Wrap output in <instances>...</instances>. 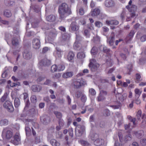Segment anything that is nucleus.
<instances>
[{"instance_id":"61","label":"nucleus","mask_w":146,"mask_h":146,"mask_svg":"<svg viewBox=\"0 0 146 146\" xmlns=\"http://www.w3.org/2000/svg\"><path fill=\"white\" fill-rule=\"evenodd\" d=\"M107 94V92L104 90H102L100 92V94H101L102 95H106Z\"/></svg>"},{"instance_id":"13","label":"nucleus","mask_w":146,"mask_h":146,"mask_svg":"<svg viewBox=\"0 0 146 146\" xmlns=\"http://www.w3.org/2000/svg\"><path fill=\"white\" fill-rule=\"evenodd\" d=\"M62 52L58 48H56V50L54 52L53 54L56 58H60L61 56Z\"/></svg>"},{"instance_id":"2","label":"nucleus","mask_w":146,"mask_h":146,"mask_svg":"<svg viewBox=\"0 0 146 146\" xmlns=\"http://www.w3.org/2000/svg\"><path fill=\"white\" fill-rule=\"evenodd\" d=\"M132 1H131V0H130L129 2L128 5L126 7V8L129 12H132L130 14L131 17L129 18H127L126 19V21H129L131 19V17H133L136 15L135 11L137 10V7L135 5H132Z\"/></svg>"},{"instance_id":"54","label":"nucleus","mask_w":146,"mask_h":146,"mask_svg":"<svg viewBox=\"0 0 146 146\" xmlns=\"http://www.w3.org/2000/svg\"><path fill=\"white\" fill-rule=\"evenodd\" d=\"M1 23L4 24H8L9 22L7 21L2 20L1 18L0 17V25Z\"/></svg>"},{"instance_id":"51","label":"nucleus","mask_w":146,"mask_h":146,"mask_svg":"<svg viewBox=\"0 0 146 146\" xmlns=\"http://www.w3.org/2000/svg\"><path fill=\"white\" fill-rule=\"evenodd\" d=\"M118 136L119 137V141L121 142H122L123 141V135L121 133H119L118 134Z\"/></svg>"},{"instance_id":"53","label":"nucleus","mask_w":146,"mask_h":146,"mask_svg":"<svg viewBox=\"0 0 146 146\" xmlns=\"http://www.w3.org/2000/svg\"><path fill=\"white\" fill-rule=\"evenodd\" d=\"M75 86H76L77 88H79L81 85V82H80L79 81H78L76 82V84H74Z\"/></svg>"},{"instance_id":"7","label":"nucleus","mask_w":146,"mask_h":146,"mask_svg":"<svg viewBox=\"0 0 146 146\" xmlns=\"http://www.w3.org/2000/svg\"><path fill=\"white\" fill-rule=\"evenodd\" d=\"M12 135V133L10 131H7L6 129H4L2 132L3 137H5L7 139L11 138Z\"/></svg>"},{"instance_id":"40","label":"nucleus","mask_w":146,"mask_h":146,"mask_svg":"<svg viewBox=\"0 0 146 146\" xmlns=\"http://www.w3.org/2000/svg\"><path fill=\"white\" fill-rule=\"evenodd\" d=\"M8 95L7 93H5L1 99V101L3 102L7 98Z\"/></svg>"},{"instance_id":"4","label":"nucleus","mask_w":146,"mask_h":146,"mask_svg":"<svg viewBox=\"0 0 146 146\" xmlns=\"http://www.w3.org/2000/svg\"><path fill=\"white\" fill-rule=\"evenodd\" d=\"M89 64V66L91 68L92 71H94L96 70L99 67V65L97 63H93V62H95V60L94 59H91Z\"/></svg>"},{"instance_id":"52","label":"nucleus","mask_w":146,"mask_h":146,"mask_svg":"<svg viewBox=\"0 0 146 146\" xmlns=\"http://www.w3.org/2000/svg\"><path fill=\"white\" fill-rule=\"evenodd\" d=\"M140 142L142 145H146V139L144 138L141 140Z\"/></svg>"},{"instance_id":"36","label":"nucleus","mask_w":146,"mask_h":146,"mask_svg":"<svg viewBox=\"0 0 146 146\" xmlns=\"http://www.w3.org/2000/svg\"><path fill=\"white\" fill-rule=\"evenodd\" d=\"M91 52L93 55L96 54L97 52V48L96 47H93L92 48L91 51Z\"/></svg>"},{"instance_id":"41","label":"nucleus","mask_w":146,"mask_h":146,"mask_svg":"<svg viewBox=\"0 0 146 146\" xmlns=\"http://www.w3.org/2000/svg\"><path fill=\"white\" fill-rule=\"evenodd\" d=\"M141 113H142V112H141V110H139L138 111V112L137 113V115H136V117H137V118L138 119H140V118L141 117Z\"/></svg>"},{"instance_id":"22","label":"nucleus","mask_w":146,"mask_h":146,"mask_svg":"<svg viewBox=\"0 0 146 146\" xmlns=\"http://www.w3.org/2000/svg\"><path fill=\"white\" fill-rule=\"evenodd\" d=\"M50 142L53 146H59L60 145L59 143L54 139H52Z\"/></svg>"},{"instance_id":"45","label":"nucleus","mask_w":146,"mask_h":146,"mask_svg":"<svg viewBox=\"0 0 146 146\" xmlns=\"http://www.w3.org/2000/svg\"><path fill=\"white\" fill-rule=\"evenodd\" d=\"M133 101H134V102L137 105L141 103L140 100L139 98H135V97L134 100Z\"/></svg>"},{"instance_id":"11","label":"nucleus","mask_w":146,"mask_h":146,"mask_svg":"<svg viewBox=\"0 0 146 146\" xmlns=\"http://www.w3.org/2000/svg\"><path fill=\"white\" fill-rule=\"evenodd\" d=\"M41 121L44 124H46L50 122V118L47 115L42 116L40 117Z\"/></svg>"},{"instance_id":"15","label":"nucleus","mask_w":146,"mask_h":146,"mask_svg":"<svg viewBox=\"0 0 146 146\" xmlns=\"http://www.w3.org/2000/svg\"><path fill=\"white\" fill-rule=\"evenodd\" d=\"M104 141L102 139H98L95 140L94 142V144L97 146H100L102 144H104Z\"/></svg>"},{"instance_id":"57","label":"nucleus","mask_w":146,"mask_h":146,"mask_svg":"<svg viewBox=\"0 0 146 146\" xmlns=\"http://www.w3.org/2000/svg\"><path fill=\"white\" fill-rule=\"evenodd\" d=\"M115 70V68L113 67L109 70L108 72V74H110L112 73Z\"/></svg>"},{"instance_id":"62","label":"nucleus","mask_w":146,"mask_h":146,"mask_svg":"<svg viewBox=\"0 0 146 146\" xmlns=\"http://www.w3.org/2000/svg\"><path fill=\"white\" fill-rule=\"evenodd\" d=\"M102 28L104 31V32H106L109 31V29L106 27H104Z\"/></svg>"},{"instance_id":"24","label":"nucleus","mask_w":146,"mask_h":146,"mask_svg":"<svg viewBox=\"0 0 146 146\" xmlns=\"http://www.w3.org/2000/svg\"><path fill=\"white\" fill-rule=\"evenodd\" d=\"M143 133V131H139L137 132L136 131L134 132V133L136 137L139 138L141 137Z\"/></svg>"},{"instance_id":"35","label":"nucleus","mask_w":146,"mask_h":146,"mask_svg":"<svg viewBox=\"0 0 146 146\" xmlns=\"http://www.w3.org/2000/svg\"><path fill=\"white\" fill-rule=\"evenodd\" d=\"M141 78V76L140 74L137 73L136 74V80L135 82L136 83H139L140 81L141 80L140 79Z\"/></svg>"},{"instance_id":"34","label":"nucleus","mask_w":146,"mask_h":146,"mask_svg":"<svg viewBox=\"0 0 146 146\" xmlns=\"http://www.w3.org/2000/svg\"><path fill=\"white\" fill-rule=\"evenodd\" d=\"M8 121L6 119H2L0 121V125H6L8 124Z\"/></svg>"},{"instance_id":"64","label":"nucleus","mask_w":146,"mask_h":146,"mask_svg":"<svg viewBox=\"0 0 146 146\" xmlns=\"http://www.w3.org/2000/svg\"><path fill=\"white\" fill-rule=\"evenodd\" d=\"M115 146H121L122 144L119 143L117 141H115L114 144Z\"/></svg>"},{"instance_id":"39","label":"nucleus","mask_w":146,"mask_h":146,"mask_svg":"<svg viewBox=\"0 0 146 146\" xmlns=\"http://www.w3.org/2000/svg\"><path fill=\"white\" fill-rule=\"evenodd\" d=\"M25 131L26 132V134L27 135H29L31 133V129L30 128L28 127H25Z\"/></svg>"},{"instance_id":"17","label":"nucleus","mask_w":146,"mask_h":146,"mask_svg":"<svg viewBox=\"0 0 146 146\" xmlns=\"http://www.w3.org/2000/svg\"><path fill=\"white\" fill-rule=\"evenodd\" d=\"M108 25H117L119 24V22L116 20H107L106 21Z\"/></svg>"},{"instance_id":"16","label":"nucleus","mask_w":146,"mask_h":146,"mask_svg":"<svg viewBox=\"0 0 146 146\" xmlns=\"http://www.w3.org/2000/svg\"><path fill=\"white\" fill-rule=\"evenodd\" d=\"M78 29V26L75 22L72 23L71 25L70 30L71 31H76Z\"/></svg>"},{"instance_id":"20","label":"nucleus","mask_w":146,"mask_h":146,"mask_svg":"<svg viewBox=\"0 0 146 146\" xmlns=\"http://www.w3.org/2000/svg\"><path fill=\"white\" fill-rule=\"evenodd\" d=\"M134 92L135 94V98H139L141 93V92L140 91L139 89L138 88L135 89Z\"/></svg>"},{"instance_id":"42","label":"nucleus","mask_w":146,"mask_h":146,"mask_svg":"<svg viewBox=\"0 0 146 146\" xmlns=\"http://www.w3.org/2000/svg\"><path fill=\"white\" fill-rule=\"evenodd\" d=\"M54 113L57 118H60L62 117V115L60 112L58 111H55Z\"/></svg>"},{"instance_id":"27","label":"nucleus","mask_w":146,"mask_h":146,"mask_svg":"<svg viewBox=\"0 0 146 146\" xmlns=\"http://www.w3.org/2000/svg\"><path fill=\"white\" fill-rule=\"evenodd\" d=\"M4 15L7 17H9L11 15V13L9 10H5L4 13Z\"/></svg>"},{"instance_id":"28","label":"nucleus","mask_w":146,"mask_h":146,"mask_svg":"<svg viewBox=\"0 0 146 146\" xmlns=\"http://www.w3.org/2000/svg\"><path fill=\"white\" fill-rule=\"evenodd\" d=\"M75 134L77 136H81L82 135V132L80 130L78 127L75 129Z\"/></svg>"},{"instance_id":"56","label":"nucleus","mask_w":146,"mask_h":146,"mask_svg":"<svg viewBox=\"0 0 146 146\" xmlns=\"http://www.w3.org/2000/svg\"><path fill=\"white\" fill-rule=\"evenodd\" d=\"M84 34L87 37H88L89 36V31L88 30H85L84 31Z\"/></svg>"},{"instance_id":"1","label":"nucleus","mask_w":146,"mask_h":146,"mask_svg":"<svg viewBox=\"0 0 146 146\" xmlns=\"http://www.w3.org/2000/svg\"><path fill=\"white\" fill-rule=\"evenodd\" d=\"M58 12L61 18L71 13L70 8L65 3H63L59 7Z\"/></svg>"},{"instance_id":"32","label":"nucleus","mask_w":146,"mask_h":146,"mask_svg":"<svg viewBox=\"0 0 146 146\" xmlns=\"http://www.w3.org/2000/svg\"><path fill=\"white\" fill-rule=\"evenodd\" d=\"M127 118L130 121H131L133 122V124L134 125H136V124L135 123V121L136 120V118H133L130 115L128 116Z\"/></svg>"},{"instance_id":"14","label":"nucleus","mask_w":146,"mask_h":146,"mask_svg":"<svg viewBox=\"0 0 146 146\" xmlns=\"http://www.w3.org/2000/svg\"><path fill=\"white\" fill-rule=\"evenodd\" d=\"M100 13V10L98 8H96L91 11V15L92 16H95L99 15Z\"/></svg>"},{"instance_id":"19","label":"nucleus","mask_w":146,"mask_h":146,"mask_svg":"<svg viewBox=\"0 0 146 146\" xmlns=\"http://www.w3.org/2000/svg\"><path fill=\"white\" fill-rule=\"evenodd\" d=\"M73 75V73L72 72L65 73L62 75V77L64 78H68L72 77Z\"/></svg>"},{"instance_id":"33","label":"nucleus","mask_w":146,"mask_h":146,"mask_svg":"<svg viewBox=\"0 0 146 146\" xmlns=\"http://www.w3.org/2000/svg\"><path fill=\"white\" fill-rule=\"evenodd\" d=\"M103 52L106 54L107 55H110V50L108 48L106 47H105L103 48Z\"/></svg>"},{"instance_id":"8","label":"nucleus","mask_w":146,"mask_h":146,"mask_svg":"<svg viewBox=\"0 0 146 146\" xmlns=\"http://www.w3.org/2000/svg\"><path fill=\"white\" fill-rule=\"evenodd\" d=\"M74 48L77 50H80L82 48L81 44L79 40V37L76 35V40L73 46Z\"/></svg>"},{"instance_id":"60","label":"nucleus","mask_w":146,"mask_h":146,"mask_svg":"<svg viewBox=\"0 0 146 146\" xmlns=\"http://www.w3.org/2000/svg\"><path fill=\"white\" fill-rule=\"evenodd\" d=\"M82 52H78L77 54V57L78 58L81 59L82 57Z\"/></svg>"},{"instance_id":"37","label":"nucleus","mask_w":146,"mask_h":146,"mask_svg":"<svg viewBox=\"0 0 146 146\" xmlns=\"http://www.w3.org/2000/svg\"><path fill=\"white\" fill-rule=\"evenodd\" d=\"M64 124V123L63 121L62 120H60V122L59 123V125H60L59 126H57L56 127V129L58 131L60 130L61 128V126H63Z\"/></svg>"},{"instance_id":"29","label":"nucleus","mask_w":146,"mask_h":146,"mask_svg":"<svg viewBox=\"0 0 146 146\" xmlns=\"http://www.w3.org/2000/svg\"><path fill=\"white\" fill-rule=\"evenodd\" d=\"M20 104V101L19 99L18 98H15L14 101L15 106L16 108L19 107Z\"/></svg>"},{"instance_id":"44","label":"nucleus","mask_w":146,"mask_h":146,"mask_svg":"<svg viewBox=\"0 0 146 146\" xmlns=\"http://www.w3.org/2000/svg\"><path fill=\"white\" fill-rule=\"evenodd\" d=\"M127 96V95L126 93H124L123 94L121 97V100L122 102H124L125 100H126Z\"/></svg>"},{"instance_id":"47","label":"nucleus","mask_w":146,"mask_h":146,"mask_svg":"<svg viewBox=\"0 0 146 146\" xmlns=\"http://www.w3.org/2000/svg\"><path fill=\"white\" fill-rule=\"evenodd\" d=\"M101 94L99 96L98 98V101H101L104 100L105 99V97L101 95Z\"/></svg>"},{"instance_id":"9","label":"nucleus","mask_w":146,"mask_h":146,"mask_svg":"<svg viewBox=\"0 0 146 146\" xmlns=\"http://www.w3.org/2000/svg\"><path fill=\"white\" fill-rule=\"evenodd\" d=\"M135 33L134 31L133 30H132L130 32L129 35L127 36L125 40V41L126 43H129L132 40V38Z\"/></svg>"},{"instance_id":"63","label":"nucleus","mask_w":146,"mask_h":146,"mask_svg":"<svg viewBox=\"0 0 146 146\" xmlns=\"http://www.w3.org/2000/svg\"><path fill=\"white\" fill-rule=\"evenodd\" d=\"M89 145V144L87 142L83 141V146H88Z\"/></svg>"},{"instance_id":"30","label":"nucleus","mask_w":146,"mask_h":146,"mask_svg":"<svg viewBox=\"0 0 146 146\" xmlns=\"http://www.w3.org/2000/svg\"><path fill=\"white\" fill-rule=\"evenodd\" d=\"M19 43V40L18 39L16 38H14L12 40V43L14 46H17Z\"/></svg>"},{"instance_id":"49","label":"nucleus","mask_w":146,"mask_h":146,"mask_svg":"<svg viewBox=\"0 0 146 146\" xmlns=\"http://www.w3.org/2000/svg\"><path fill=\"white\" fill-rule=\"evenodd\" d=\"M114 37L112 36L111 37L109 41V44L110 45H112L114 43Z\"/></svg>"},{"instance_id":"38","label":"nucleus","mask_w":146,"mask_h":146,"mask_svg":"<svg viewBox=\"0 0 146 146\" xmlns=\"http://www.w3.org/2000/svg\"><path fill=\"white\" fill-rule=\"evenodd\" d=\"M31 102L33 103H36L37 101L36 97L35 96H32L31 98Z\"/></svg>"},{"instance_id":"26","label":"nucleus","mask_w":146,"mask_h":146,"mask_svg":"<svg viewBox=\"0 0 146 146\" xmlns=\"http://www.w3.org/2000/svg\"><path fill=\"white\" fill-rule=\"evenodd\" d=\"M23 56L25 58L28 59H30L31 57V55L27 51L24 52L23 54Z\"/></svg>"},{"instance_id":"6","label":"nucleus","mask_w":146,"mask_h":146,"mask_svg":"<svg viewBox=\"0 0 146 146\" xmlns=\"http://www.w3.org/2000/svg\"><path fill=\"white\" fill-rule=\"evenodd\" d=\"M32 46L35 49H39L40 46V42L39 39L35 38L33 41Z\"/></svg>"},{"instance_id":"31","label":"nucleus","mask_w":146,"mask_h":146,"mask_svg":"<svg viewBox=\"0 0 146 146\" xmlns=\"http://www.w3.org/2000/svg\"><path fill=\"white\" fill-rule=\"evenodd\" d=\"M62 41H66V42H67V41L69 38V35L67 34H65L64 35H63L62 36Z\"/></svg>"},{"instance_id":"25","label":"nucleus","mask_w":146,"mask_h":146,"mask_svg":"<svg viewBox=\"0 0 146 146\" xmlns=\"http://www.w3.org/2000/svg\"><path fill=\"white\" fill-rule=\"evenodd\" d=\"M7 83L8 85L7 86V87L9 88V86H10L11 87H13L14 86H15L16 85H20V83L19 82H17V84H15V83L11 84V82L10 80L8 81Z\"/></svg>"},{"instance_id":"5","label":"nucleus","mask_w":146,"mask_h":146,"mask_svg":"<svg viewBox=\"0 0 146 146\" xmlns=\"http://www.w3.org/2000/svg\"><path fill=\"white\" fill-rule=\"evenodd\" d=\"M11 142L15 145H17L21 143V139L19 133H17L14 137L13 139L11 140Z\"/></svg>"},{"instance_id":"59","label":"nucleus","mask_w":146,"mask_h":146,"mask_svg":"<svg viewBox=\"0 0 146 146\" xmlns=\"http://www.w3.org/2000/svg\"><path fill=\"white\" fill-rule=\"evenodd\" d=\"M106 115V116H109L110 115V111L109 110L106 109L104 111Z\"/></svg>"},{"instance_id":"10","label":"nucleus","mask_w":146,"mask_h":146,"mask_svg":"<svg viewBox=\"0 0 146 146\" xmlns=\"http://www.w3.org/2000/svg\"><path fill=\"white\" fill-rule=\"evenodd\" d=\"M59 66L58 67H57L56 65H52L51 67V71L52 72H54L57 70L61 71L64 70L65 69L64 66H61L62 68H60L59 66Z\"/></svg>"},{"instance_id":"55","label":"nucleus","mask_w":146,"mask_h":146,"mask_svg":"<svg viewBox=\"0 0 146 146\" xmlns=\"http://www.w3.org/2000/svg\"><path fill=\"white\" fill-rule=\"evenodd\" d=\"M141 40L142 42H144L146 40V35H144L141 38Z\"/></svg>"},{"instance_id":"58","label":"nucleus","mask_w":146,"mask_h":146,"mask_svg":"<svg viewBox=\"0 0 146 146\" xmlns=\"http://www.w3.org/2000/svg\"><path fill=\"white\" fill-rule=\"evenodd\" d=\"M23 95L24 96V99L25 100H26L27 101H28V99H27V98L28 97V95L27 93H25L23 94Z\"/></svg>"},{"instance_id":"43","label":"nucleus","mask_w":146,"mask_h":146,"mask_svg":"<svg viewBox=\"0 0 146 146\" xmlns=\"http://www.w3.org/2000/svg\"><path fill=\"white\" fill-rule=\"evenodd\" d=\"M89 93L92 96L95 95L96 93L95 90L93 88H91L89 90Z\"/></svg>"},{"instance_id":"18","label":"nucleus","mask_w":146,"mask_h":146,"mask_svg":"<svg viewBox=\"0 0 146 146\" xmlns=\"http://www.w3.org/2000/svg\"><path fill=\"white\" fill-rule=\"evenodd\" d=\"M41 89V87L38 85H33L32 87V89L34 92H39Z\"/></svg>"},{"instance_id":"21","label":"nucleus","mask_w":146,"mask_h":146,"mask_svg":"<svg viewBox=\"0 0 146 146\" xmlns=\"http://www.w3.org/2000/svg\"><path fill=\"white\" fill-rule=\"evenodd\" d=\"M56 19V17L53 15H50L48 16L47 17L46 19L48 21L50 22H52L55 21Z\"/></svg>"},{"instance_id":"3","label":"nucleus","mask_w":146,"mask_h":146,"mask_svg":"<svg viewBox=\"0 0 146 146\" xmlns=\"http://www.w3.org/2000/svg\"><path fill=\"white\" fill-rule=\"evenodd\" d=\"M3 106L9 111L12 112L14 110L13 107L12 103L8 100L5 102L3 104Z\"/></svg>"},{"instance_id":"48","label":"nucleus","mask_w":146,"mask_h":146,"mask_svg":"<svg viewBox=\"0 0 146 146\" xmlns=\"http://www.w3.org/2000/svg\"><path fill=\"white\" fill-rule=\"evenodd\" d=\"M95 25L96 27H100L102 26V23L100 21H97L95 22Z\"/></svg>"},{"instance_id":"23","label":"nucleus","mask_w":146,"mask_h":146,"mask_svg":"<svg viewBox=\"0 0 146 146\" xmlns=\"http://www.w3.org/2000/svg\"><path fill=\"white\" fill-rule=\"evenodd\" d=\"M74 56V54L72 52H70L68 56V59L69 61L72 60Z\"/></svg>"},{"instance_id":"46","label":"nucleus","mask_w":146,"mask_h":146,"mask_svg":"<svg viewBox=\"0 0 146 146\" xmlns=\"http://www.w3.org/2000/svg\"><path fill=\"white\" fill-rule=\"evenodd\" d=\"M82 8H78V7L77 9V14L78 15L82 16Z\"/></svg>"},{"instance_id":"50","label":"nucleus","mask_w":146,"mask_h":146,"mask_svg":"<svg viewBox=\"0 0 146 146\" xmlns=\"http://www.w3.org/2000/svg\"><path fill=\"white\" fill-rule=\"evenodd\" d=\"M125 15V12L124 11H123L120 15V17L122 20H123L124 18Z\"/></svg>"},{"instance_id":"12","label":"nucleus","mask_w":146,"mask_h":146,"mask_svg":"<svg viewBox=\"0 0 146 146\" xmlns=\"http://www.w3.org/2000/svg\"><path fill=\"white\" fill-rule=\"evenodd\" d=\"M105 5L107 7H112L114 6L115 3L112 0H106L105 2Z\"/></svg>"}]
</instances>
